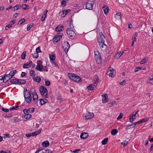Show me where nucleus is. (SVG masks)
Segmentation results:
<instances>
[{
	"label": "nucleus",
	"mask_w": 153,
	"mask_h": 153,
	"mask_svg": "<svg viewBox=\"0 0 153 153\" xmlns=\"http://www.w3.org/2000/svg\"><path fill=\"white\" fill-rule=\"evenodd\" d=\"M149 119H147V118H143L139 121L134 123L132 124L128 125V126H127L126 128V129L127 130L130 129L131 128H134L135 127V126L137 125H139L142 123L146 122Z\"/></svg>",
	"instance_id": "obj_1"
},
{
	"label": "nucleus",
	"mask_w": 153,
	"mask_h": 153,
	"mask_svg": "<svg viewBox=\"0 0 153 153\" xmlns=\"http://www.w3.org/2000/svg\"><path fill=\"white\" fill-rule=\"evenodd\" d=\"M10 82L11 84L15 85H22L26 83L25 79H13L11 80Z\"/></svg>",
	"instance_id": "obj_2"
},
{
	"label": "nucleus",
	"mask_w": 153,
	"mask_h": 153,
	"mask_svg": "<svg viewBox=\"0 0 153 153\" xmlns=\"http://www.w3.org/2000/svg\"><path fill=\"white\" fill-rule=\"evenodd\" d=\"M66 33L68 37L70 39H74L76 38V34L73 30H69V28H67L66 30Z\"/></svg>",
	"instance_id": "obj_3"
},
{
	"label": "nucleus",
	"mask_w": 153,
	"mask_h": 153,
	"mask_svg": "<svg viewBox=\"0 0 153 153\" xmlns=\"http://www.w3.org/2000/svg\"><path fill=\"white\" fill-rule=\"evenodd\" d=\"M95 3L94 0H88L85 5L86 9L91 10L93 9V5Z\"/></svg>",
	"instance_id": "obj_4"
},
{
	"label": "nucleus",
	"mask_w": 153,
	"mask_h": 153,
	"mask_svg": "<svg viewBox=\"0 0 153 153\" xmlns=\"http://www.w3.org/2000/svg\"><path fill=\"white\" fill-rule=\"evenodd\" d=\"M63 35V34L62 33H57L53 38V43L55 44L59 42Z\"/></svg>",
	"instance_id": "obj_5"
},
{
	"label": "nucleus",
	"mask_w": 153,
	"mask_h": 153,
	"mask_svg": "<svg viewBox=\"0 0 153 153\" xmlns=\"http://www.w3.org/2000/svg\"><path fill=\"white\" fill-rule=\"evenodd\" d=\"M94 53L95 59L99 63H100L102 59L101 54L98 51H94Z\"/></svg>",
	"instance_id": "obj_6"
},
{
	"label": "nucleus",
	"mask_w": 153,
	"mask_h": 153,
	"mask_svg": "<svg viewBox=\"0 0 153 153\" xmlns=\"http://www.w3.org/2000/svg\"><path fill=\"white\" fill-rule=\"evenodd\" d=\"M99 34L100 35L98 36L97 38V41L99 44L100 43H105V41L103 39V38H105L104 35L102 33H100Z\"/></svg>",
	"instance_id": "obj_7"
},
{
	"label": "nucleus",
	"mask_w": 153,
	"mask_h": 153,
	"mask_svg": "<svg viewBox=\"0 0 153 153\" xmlns=\"http://www.w3.org/2000/svg\"><path fill=\"white\" fill-rule=\"evenodd\" d=\"M39 91L41 95L44 96V94L46 93H48L47 89L43 86H41L39 88Z\"/></svg>",
	"instance_id": "obj_8"
},
{
	"label": "nucleus",
	"mask_w": 153,
	"mask_h": 153,
	"mask_svg": "<svg viewBox=\"0 0 153 153\" xmlns=\"http://www.w3.org/2000/svg\"><path fill=\"white\" fill-rule=\"evenodd\" d=\"M100 48L102 51L104 52H106L108 49L107 46L105 44V43H100L99 44Z\"/></svg>",
	"instance_id": "obj_9"
},
{
	"label": "nucleus",
	"mask_w": 153,
	"mask_h": 153,
	"mask_svg": "<svg viewBox=\"0 0 153 153\" xmlns=\"http://www.w3.org/2000/svg\"><path fill=\"white\" fill-rule=\"evenodd\" d=\"M37 62V65L36 67V69L38 71H41V69H40V68L42 64V61L41 60H39Z\"/></svg>",
	"instance_id": "obj_10"
},
{
	"label": "nucleus",
	"mask_w": 153,
	"mask_h": 153,
	"mask_svg": "<svg viewBox=\"0 0 153 153\" xmlns=\"http://www.w3.org/2000/svg\"><path fill=\"white\" fill-rule=\"evenodd\" d=\"M94 117V114L93 113L88 112L86 115L85 116L86 119L89 120L92 118Z\"/></svg>",
	"instance_id": "obj_11"
},
{
	"label": "nucleus",
	"mask_w": 153,
	"mask_h": 153,
	"mask_svg": "<svg viewBox=\"0 0 153 153\" xmlns=\"http://www.w3.org/2000/svg\"><path fill=\"white\" fill-rule=\"evenodd\" d=\"M17 73V71L16 70H13L10 71V72L8 74V75H9L10 77L11 78H12L13 76L15 75Z\"/></svg>",
	"instance_id": "obj_12"
},
{
	"label": "nucleus",
	"mask_w": 153,
	"mask_h": 153,
	"mask_svg": "<svg viewBox=\"0 0 153 153\" xmlns=\"http://www.w3.org/2000/svg\"><path fill=\"white\" fill-rule=\"evenodd\" d=\"M88 136V135L87 133L82 132L81 134L80 137L81 138L85 139L87 138Z\"/></svg>",
	"instance_id": "obj_13"
},
{
	"label": "nucleus",
	"mask_w": 153,
	"mask_h": 153,
	"mask_svg": "<svg viewBox=\"0 0 153 153\" xmlns=\"http://www.w3.org/2000/svg\"><path fill=\"white\" fill-rule=\"evenodd\" d=\"M62 29H64V27L63 26L59 25L55 28V31L57 32H59L62 30Z\"/></svg>",
	"instance_id": "obj_14"
},
{
	"label": "nucleus",
	"mask_w": 153,
	"mask_h": 153,
	"mask_svg": "<svg viewBox=\"0 0 153 153\" xmlns=\"http://www.w3.org/2000/svg\"><path fill=\"white\" fill-rule=\"evenodd\" d=\"M124 53V52L123 51L118 52L114 56L115 58H117V59L119 58Z\"/></svg>",
	"instance_id": "obj_15"
},
{
	"label": "nucleus",
	"mask_w": 153,
	"mask_h": 153,
	"mask_svg": "<svg viewBox=\"0 0 153 153\" xmlns=\"http://www.w3.org/2000/svg\"><path fill=\"white\" fill-rule=\"evenodd\" d=\"M102 96L103 98L102 99V101L103 103H106L107 101V97H108V95L106 94L102 95Z\"/></svg>",
	"instance_id": "obj_16"
},
{
	"label": "nucleus",
	"mask_w": 153,
	"mask_h": 153,
	"mask_svg": "<svg viewBox=\"0 0 153 153\" xmlns=\"http://www.w3.org/2000/svg\"><path fill=\"white\" fill-rule=\"evenodd\" d=\"M68 76L69 78L72 80H73V79H74V78L76 77V75L74 74L71 73H68Z\"/></svg>",
	"instance_id": "obj_17"
},
{
	"label": "nucleus",
	"mask_w": 153,
	"mask_h": 153,
	"mask_svg": "<svg viewBox=\"0 0 153 153\" xmlns=\"http://www.w3.org/2000/svg\"><path fill=\"white\" fill-rule=\"evenodd\" d=\"M25 99L27 102L28 103H30L31 101L32 97L31 96H28L25 98Z\"/></svg>",
	"instance_id": "obj_18"
},
{
	"label": "nucleus",
	"mask_w": 153,
	"mask_h": 153,
	"mask_svg": "<svg viewBox=\"0 0 153 153\" xmlns=\"http://www.w3.org/2000/svg\"><path fill=\"white\" fill-rule=\"evenodd\" d=\"M42 145L44 147H47L49 145V143L48 141L45 140L42 143Z\"/></svg>",
	"instance_id": "obj_19"
},
{
	"label": "nucleus",
	"mask_w": 153,
	"mask_h": 153,
	"mask_svg": "<svg viewBox=\"0 0 153 153\" xmlns=\"http://www.w3.org/2000/svg\"><path fill=\"white\" fill-rule=\"evenodd\" d=\"M76 78H74L73 81L75 82H80L81 81V79L80 77L76 75Z\"/></svg>",
	"instance_id": "obj_20"
},
{
	"label": "nucleus",
	"mask_w": 153,
	"mask_h": 153,
	"mask_svg": "<svg viewBox=\"0 0 153 153\" xmlns=\"http://www.w3.org/2000/svg\"><path fill=\"white\" fill-rule=\"evenodd\" d=\"M121 14L120 12L117 13L115 15V18L117 20H119L121 19Z\"/></svg>",
	"instance_id": "obj_21"
},
{
	"label": "nucleus",
	"mask_w": 153,
	"mask_h": 153,
	"mask_svg": "<svg viewBox=\"0 0 153 153\" xmlns=\"http://www.w3.org/2000/svg\"><path fill=\"white\" fill-rule=\"evenodd\" d=\"M41 131V129H40L39 130L36 131L35 132L32 133V134L33 136H35L39 134L40 133Z\"/></svg>",
	"instance_id": "obj_22"
},
{
	"label": "nucleus",
	"mask_w": 153,
	"mask_h": 153,
	"mask_svg": "<svg viewBox=\"0 0 153 153\" xmlns=\"http://www.w3.org/2000/svg\"><path fill=\"white\" fill-rule=\"evenodd\" d=\"M39 101H40L39 102V104H40L41 105H42L46 103V101H47V102H48V100L46 99H45V100L44 99H40L39 100Z\"/></svg>",
	"instance_id": "obj_23"
},
{
	"label": "nucleus",
	"mask_w": 153,
	"mask_h": 153,
	"mask_svg": "<svg viewBox=\"0 0 153 153\" xmlns=\"http://www.w3.org/2000/svg\"><path fill=\"white\" fill-rule=\"evenodd\" d=\"M49 58L51 61H54L56 58V56L54 53L51 54L49 55Z\"/></svg>",
	"instance_id": "obj_24"
},
{
	"label": "nucleus",
	"mask_w": 153,
	"mask_h": 153,
	"mask_svg": "<svg viewBox=\"0 0 153 153\" xmlns=\"http://www.w3.org/2000/svg\"><path fill=\"white\" fill-rule=\"evenodd\" d=\"M109 68V70H110V72L109 73V75L110 76L112 77L113 75L114 76V74H113V72L114 71V69H113L112 68H111V67H110Z\"/></svg>",
	"instance_id": "obj_25"
},
{
	"label": "nucleus",
	"mask_w": 153,
	"mask_h": 153,
	"mask_svg": "<svg viewBox=\"0 0 153 153\" xmlns=\"http://www.w3.org/2000/svg\"><path fill=\"white\" fill-rule=\"evenodd\" d=\"M33 79L36 82L39 83L41 81V79L39 76H37L36 78L33 77Z\"/></svg>",
	"instance_id": "obj_26"
},
{
	"label": "nucleus",
	"mask_w": 153,
	"mask_h": 153,
	"mask_svg": "<svg viewBox=\"0 0 153 153\" xmlns=\"http://www.w3.org/2000/svg\"><path fill=\"white\" fill-rule=\"evenodd\" d=\"M73 20L71 19L70 22V28H69V30H73L74 29V26L73 24Z\"/></svg>",
	"instance_id": "obj_27"
},
{
	"label": "nucleus",
	"mask_w": 153,
	"mask_h": 153,
	"mask_svg": "<svg viewBox=\"0 0 153 153\" xmlns=\"http://www.w3.org/2000/svg\"><path fill=\"white\" fill-rule=\"evenodd\" d=\"M71 10L70 9H67L65 10H63L62 11V14H65V15L67 14Z\"/></svg>",
	"instance_id": "obj_28"
},
{
	"label": "nucleus",
	"mask_w": 153,
	"mask_h": 153,
	"mask_svg": "<svg viewBox=\"0 0 153 153\" xmlns=\"http://www.w3.org/2000/svg\"><path fill=\"white\" fill-rule=\"evenodd\" d=\"M34 110L35 108H30L29 109H27L26 111V113H32L34 112Z\"/></svg>",
	"instance_id": "obj_29"
},
{
	"label": "nucleus",
	"mask_w": 153,
	"mask_h": 153,
	"mask_svg": "<svg viewBox=\"0 0 153 153\" xmlns=\"http://www.w3.org/2000/svg\"><path fill=\"white\" fill-rule=\"evenodd\" d=\"M103 8L105 14H107L109 11V8L107 6L106 7H103Z\"/></svg>",
	"instance_id": "obj_30"
},
{
	"label": "nucleus",
	"mask_w": 153,
	"mask_h": 153,
	"mask_svg": "<svg viewBox=\"0 0 153 153\" xmlns=\"http://www.w3.org/2000/svg\"><path fill=\"white\" fill-rule=\"evenodd\" d=\"M11 77H10V76L7 74H5V79H6V82H7L8 80L11 79Z\"/></svg>",
	"instance_id": "obj_31"
},
{
	"label": "nucleus",
	"mask_w": 153,
	"mask_h": 153,
	"mask_svg": "<svg viewBox=\"0 0 153 153\" xmlns=\"http://www.w3.org/2000/svg\"><path fill=\"white\" fill-rule=\"evenodd\" d=\"M30 76L33 77H35V76L36 75L35 71L33 70H31L30 71Z\"/></svg>",
	"instance_id": "obj_32"
},
{
	"label": "nucleus",
	"mask_w": 153,
	"mask_h": 153,
	"mask_svg": "<svg viewBox=\"0 0 153 153\" xmlns=\"http://www.w3.org/2000/svg\"><path fill=\"white\" fill-rule=\"evenodd\" d=\"M118 133V131L116 129H114L111 131V134L112 135H115Z\"/></svg>",
	"instance_id": "obj_33"
},
{
	"label": "nucleus",
	"mask_w": 153,
	"mask_h": 153,
	"mask_svg": "<svg viewBox=\"0 0 153 153\" xmlns=\"http://www.w3.org/2000/svg\"><path fill=\"white\" fill-rule=\"evenodd\" d=\"M21 7V5L20 4L16 5L13 7V11H15L19 9Z\"/></svg>",
	"instance_id": "obj_34"
},
{
	"label": "nucleus",
	"mask_w": 153,
	"mask_h": 153,
	"mask_svg": "<svg viewBox=\"0 0 153 153\" xmlns=\"http://www.w3.org/2000/svg\"><path fill=\"white\" fill-rule=\"evenodd\" d=\"M29 5L26 4H23L22 6V9L24 10H27L28 9Z\"/></svg>",
	"instance_id": "obj_35"
},
{
	"label": "nucleus",
	"mask_w": 153,
	"mask_h": 153,
	"mask_svg": "<svg viewBox=\"0 0 153 153\" xmlns=\"http://www.w3.org/2000/svg\"><path fill=\"white\" fill-rule=\"evenodd\" d=\"M12 120H13V122H14L15 123L19 122L20 121L17 117H14Z\"/></svg>",
	"instance_id": "obj_36"
},
{
	"label": "nucleus",
	"mask_w": 153,
	"mask_h": 153,
	"mask_svg": "<svg viewBox=\"0 0 153 153\" xmlns=\"http://www.w3.org/2000/svg\"><path fill=\"white\" fill-rule=\"evenodd\" d=\"M108 140V138H106L104 139L102 141L101 143L102 145H105Z\"/></svg>",
	"instance_id": "obj_37"
},
{
	"label": "nucleus",
	"mask_w": 153,
	"mask_h": 153,
	"mask_svg": "<svg viewBox=\"0 0 153 153\" xmlns=\"http://www.w3.org/2000/svg\"><path fill=\"white\" fill-rule=\"evenodd\" d=\"M25 19L23 18L22 19L19 21L18 23L17 24L18 25H22V23H24L25 22Z\"/></svg>",
	"instance_id": "obj_38"
},
{
	"label": "nucleus",
	"mask_w": 153,
	"mask_h": 153,
	"mask_svg": "<svg viewBox=\"0 0 153 153\" xmlns=\"http://www.w3.org/2000/svg\"><path fill=\"white\" fill-rule=\"evenodd\" d=\"M64 46H65L64 48H67V49H68L70 47V45L68 42H65L64 43Z\"/></svg>",
	"instance_id": "obj_39"
},
{
	"label": "nucleus",
	"mask_w": 153,
	"mask_h": 153,
	"mask_svg": "<svg viewBox=\"0 0 153 153\" xmlns=\"http://www.w3.org/2000/svg\"><path fill=\"white\" fill-rule=\"evenodd\" d=\"M24 93V98L26 97H28V96H31L30 93V91L29 90H28V92H27L26 93Z\"/></svg>",
	"instance_id": "obj_40"
},
{
	"label": "nucleus",
	"mask_w": 153,
	"mask_h": 153,
	"mask_svg": "<svg viewBox=\"0 0 153 153\" xmlns=\"http://www.w3.org/2000/svg\"><path fill=\"white\" fill-rule=\"evenodd\" d=\"M3 80V82L6 83L5 79V74L2 75V76H0V80Z\"/></svg>",
	"instance_id": "obj_41"
},
{
	"label": "nucleus",
	"mask_w": 153,
	"mask_h": 153,
	"mask_svg": "<svg viewBox=\"0 0 153 153\" xmlns=\"http://www.w3.org/2000/svg\"><path fill=\"white\" fill-rule=\"evenodd\" d=\"M26 56V52L24 51L22 53L21 58L23 59H25Z\"/></svg>",
	"instance_id": "obj_42"
},
{
	"label": "nucleus",
	"mask_w": 153,
	"mask_h": 153,
	"mask_svg": "<svg viewBox=\"0 0 153 153\" xmlns=\"http://www.w3.org/2000/svg\"><path fill=\"white\" fill-rule=\"evenodd\" d=\"M3 117H10L12 116V113L9 114H4L3 115Z\"/></svg>",
	"instance_id": "obj_43"
},
{
	"label": "nucleus",
	"mask_w": 153,
	"mask_h": 153,
	"mask_svg": "<svg viewBox=\"0 0 153 153\" xmlns=\"http://www.w3.org/2000/svg\"><path fill=\"white\" fill-rule=\"evenodd\" d=\"M33 24L32 23L31 24H28L27 28V31L29 30L33 26Z\"/></svg>",
	"instance_id": "obj_44"
},
{
	"label": "nucleus",
	"mask_w": 153,
	"mask_h": 153,
	"mask_svg": "<svg viewBox=\"0 0 153 153\" xmlns=\"http://www.w3.org/2000/svg\"><path fill=\"white\" fill-rule=\"evenodd\" d=\"M40 69H41V71H44L45 72H48V69H44V66L42 65H41V67L40 68Z\"/></svg>",
	"instance_id": "obj_45"
},
{
	"label": "nucleus",
	"mask_w": 153,
	"mask_h": 153,
	"mask_svg": "<svg viewBox=\"0 0 153 153\" xmlns=\"http://www.w3.org/2000/svg\"><path fill=\"white\" fill-rule=\"evenodd\" d=\"M94 85H90L88 86L87 88L89 90H94Z\"/></svg>",
	"instance_id": "obj_46"
},
{
	"label": "nucleus",
	"mask_w": 153,
	"mask_h": 153,
	"mask_svg": "<svg viewBox=\"0 0 153 153\" xmlns=\"http://www.w3.org/2000/svg\"><path fill=\"white\" fill-rule=\"evenodd\" d=\"M141 69V68L140 67H136L134 69V71L135 72H137L139 71Z\"/></svg>",
	"instance_id": "obj_47"
},
{
	"label": "nucleus",
	"mask_w": 153,
	"mask_h": 153,
	"mask_svg": "<svg viewBox=\"0 0 153 153\" xmlns=\"http://www.w3.org/2000/svg\"><path fill=\"white\" fill-rule=\"evenodd\" d=\"M19 106H13L12 108H10V110H17L18 109Z\"/></svg>",
	"instance_id": "obj_48"
},
{
	"label": "nucleus",
	"mask_w": 153,
	"mask_h": 153,
	"mask_svg": "<svg viewBox=\"0 0 153 153\" xmlns=\"http://www.w3.org/2000/svg\"><path fill=\"white\" fill-rule=\"evenodd\" d=\"M32 55L33 57L35 58H37L39 57L38 53L36 52L34 53Z\"/></svg>",
	"instance_id": "obj_49"
},
{
	"label": "nucleus",
	"mask_w": 153,
	"mask_h": 153,
	"mask_svg": "<svg viewBox=\"0 0 153 153\" xmlns=\"http://www.w3.org/2000/svg\"><path fill=\"white\" fill-rule=\"evenodd\" d=\"M36 53H41L42 52L40 49V47H39L37 48L36 49Z\"/></svg>",
	"instance_id": "obj_50"
},
{
	"label": "nucleus",
	"mask_w": 153,
	"mask_h": 153,
	"mask_svg": "<svg viewBox=\"0 0 153 153\" xmlns=\"http://www.w3.org/2000/svg\"><path fill=\"white\" fill-rule=\"evenodd\" d=\"M45 85L47 86H49L50 85V82L46 80V79H45Z\"/></svg>",
	"instance_id": "obj_51"
},
{
	"label": "nucleus",
	"mask_w": 153,
	"mask_h": 153,
	"mask_svg": "<svg viewBox=\"0 0 153 153\" xmlns=\"http://www.w3.org/2000/svg\"><path fill=\"white\" fill-rule=\"evenodd\" d=\"M123 116V114L122 113H120L118 116V117L117 118V120H119L121 119Z\"/></svg>",
	"instance_id": "obj_52"
},
{
	"label": "nucleus",
	"mask_w": 153,
	"mask_h": 153,
	"mask_svg": "<svg viewBox=\"0 0 153 153\" xmlns=\"http://www.w3.org/2000/svg\"><path fill=\"white\" fill-rule=\"evenodd\" d=\"M32 94L33 95V97L36 98V99H38V96L36 93V94Z\"/></svg>",
	"instance_id": "obj_53"
},
{
	"label": "nucleus",
	"mask_w": 153,
	"mask_h": 153,
	"mask_svg": "<svg viewBox=\"0 0 153 153\" xmlns=\"http://www.w3.org/2000/svg\"><path fill=\"white\" fill-rule=\"evenodd\" d=\"M30 91L32 92L31 94H36V93L35 89L34 88H30Z\"/></svg>",
	"instance_id": "obj_54"
},
{
	"label": "nucleus",
	"mask_w": 153,
	"mask_h": 153,
	"mask_svg": "<svg viewBox=\"0 0 153 153\" xmlns=\"http://www.w3.org/2000/svg\"><path fill=\"white\" fill-rule=\"evenodd\" d=\"M27 66H28L29 67H30L28 64H24L23 65V68H29Z\"/></svg>",
	"instance_id": "obj_55"
},
{
	"label": "nucleus",
	"mask_w": 153,
	"mask_h": 153,
	"mask_svg": "<svg viewBox=\"0 0 153 153\" xmlns=\"http://www.w3.org/2000/svg\"><path fill=\"white\" fill-rule=\"evenodd\" d=\"M147 82L150 84L153 85V79L150 78L148 81Z\"/></svg>",
	"instance_id": "obj_56"
},
{
	"label": "nucleus",
	"mask_w": 153,
	"mask_h": 153,
	"mask_svg": "<svg viewBox=\"0 0 153 153\" xmlns=\"http://www.w3.org/2000/svg\"><path fill=\"white\" fill-rule=\"evenodd\" d=\"M146 58H144L143 59L141 60L140 62V63L141 64H143L146 62Z\"/></svg>",
	"instance_id": "obj_57"
},
{
	"label": "nucleus",
	"mask_w": 153,
	"mask_h": 153,
	"mask_svg": "<svg viewBox=\"0 0 153 153\" xmlns=\"http://www.w3.org/2000/svg\"><path fill=\"white\" fill-rule=\"evenodd\" d=\"M116 103L115 101H113V102H110L109 103L108 105L109 107H111L113 105H114Z\"/></svg>",
	"instance_id": "obj_58"
},
{
	"label": "nucleus",
	"mask_w": 153,
	"mask_h": 153,
	"mask_svg": "<svg viewBox=\"0 0 153 153\" xmlns=\"http://www.w3.org/2000/svg\"><path fill=\"white\" fill-rule=\"evenodd\" d=\"M52 64L53 65L56 67H57L58 68H59V67L57 63L55 62H53L52 63Z\"/></svg>",
	"instance_id": "obj_59"
},
{
	"label": "nucleus",
	"mask_w": 153,
	"mask_h": 153,
	"mask_svg": "<svg viewBox=\"0 0 153 153\" xmlns=\"http://www.w3.org/2000/svg\"><path fill=\"white\" fill-rule=\"evenodd\" d=\"M48 10H46L45 12L43 14V16L44 17H45V18H46V17L47 16V13H48Z\"/></svg>",
	"instance_id": "obj_60"
},
{
	"label": "nucleus",
	"mask_w": 153,
	"mask_h": 153,
	"mask_svg": "<svg viewBox=\"0 0 153 153\" xmlns=\"http://www.w3.org/2000/svg\"><path fill=\"white\" fill-rule=\"evenodd\" d=\"M11 27V26H10L9 24L7 25L5 27V29L6 30H8Z\"/></svg>",
	"instance_id": "obj_61"
},
{
	"label": "nucleus",
	"mask_w": 153,
	"mask_h": 153,
	"mask_svg": "<svg viewBox=\"0 0 153 153\" xmlns=\"http://www.w3.org/2000/svg\"><path fill=\"white\" fill-rule=\"evenodd\" d=\"M1 110L4 111L6 112H7L9 111V110L7 109H5L3 107L1 108Z\"/></svg>",
	"instance_id": "obj_62"
},
{
	"label": "nucleus",
	"mask_w": 153,
	"mask_h": 153,
	"mask_svg": "<svg viewBox=\"0 0 153 153\" xmlns=\"http://www.w3.org/2000/svg\"><path fill=\"white\" fill-rule=\"evenodd\" d=\"M45 153H52L53 152L51 150L48 149H47L46 150H45Z\"/></svg>",
	"instance_id": "obj_63"
},
{
	"label": "nucleus",
	"mask_w": 153,
	"mask_h": 153,
	"mask_svg": "<svg viewBox=\"0 0 153 153\" xmlns=\"http://www.w3.org/2000/svg\"><path fill=\"white\" fill-rule=\"evenodd\" d=\"M80 151V149H78L74 150L73 152L74 153H78Z\"/></svg>",
	"instance_id": "obj_64"
}]
</instances>
